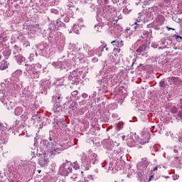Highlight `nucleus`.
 I'll return each mask as SVG.
<instances>
[{
	"instance_id": "1",
	"label": "nucleus",
	"mask_w": 182,
	"mask_h": 182,
	"mask_svg": "<svg viewBox=\"0 0 182 182\" xmlns=\"http://www.w3.org/2000/svg\"><path fill=\"white\" fill-rule=\"evenodd\" d=\"M65 150V147L63 146L54 142L49 150V153L50 156H55V154H59L61 151H63Z\"/></svg>"
},
{
	"instance_id": "2",
	"label": "nucleus",
	"mask_w": 182,
	"mask_h": 182,
	"mask_svg": "<svg viewBox=\"0 0 182 182\" xmlns=\"http://www.w3.org/2000/svg\"><path fill=\"white\" fill-rule=\"evenodd\" d=\"M112 45L114 46H116V48H122V46L124 45L123 43V41L120 40H114L111 42Z\"/></svg>"
},
{
	"instance_id": "3",
	"label": "nucleus",
	"mask_w": 182,
	"mask_h": 182,
	"mask_svg": "<svg viewBox=\"0 0 182 182\" xmlns=\"http://www.w3.org/2000/svg\"><path fill=\"white\" fill-rule=\"evenodd\" d=\"M112 62L114 63V65H119V63H120V57L115 54L112 56Z\"/></svg>"
},
{
	"instance_id": "4",
	"label": "nucleus",
	"mask_w": 182,
	"mask_h": 182,
	"mask_svg": "<svg viewBox=\"0 0 182 182\" xmlns=\"http://www.w3.org/2000/svg\"><path fill=\"white\" fill-rule=\"evenodd\" d=\"M5 69H8V62L3 60L0 63V70H5Z\"/></svg>"
},
{
	"instance_id": "5",
	"label": "nucleus",
	"mask_w": 182,
	"mask_h": 182,
	"mask_svg": "<svg viewBox=\"0 0 182 182\" xmlns=\"http://www.w3.org/2000/svg\"><path fill=\"white\" fill-rule=\"evenodd\" d=\"M49 163V159H42L39 161V164L41 167H46V166H48V164Z\"/></svg>"
},
{
	"instance_id": "6",
	"label": "nucleus",
	"mask_w": 182,
	"mask_h": 182,
	"mask_svg": "<svg viewBox=\"0 0 182 182\" xmlns=\"http://www.w3.org/2000/svg\"><path fill=\"white\" fill-rule=\"evenodd\" d=\"M146 50V46L142 45L138 49H136L137 53H141V52Z\"/></svg>"
},
{
	"instance_id": "7",
	"label": "nucleus",
	"mask_w": 182,
	"mask_h": 182,
	"mask_svg": "<svg viewBox=\"0 0 182 182\" xmlns=\"http://www.w3.org/2000/svg\"><path fill=\"white\" fill-rule=\"evenodd\" d=\"M157 21H158L159 22H160V23H164V21H165L164 16H162V15L158 16V17H157Z\"/></svg>"
},
{
	"instance_id": "8",
	"label": "nucleus",
	"mask_w": 182,
	"mask_h": 182,
	"mask_svg": "<svg viewBox=\"0 0 182 182\" xmlns=\"http://www.w3.org/2000/svg\"><path fill=\"white\" fill-rule=\"evenodd\" d=\"M177 112H178V109H177V107H173L171 109V112L173 114H176V113H177Z\"/></svg>"
},
{
	"instance_id": "9",
	"label": "nucleus",
	"mask_w": 182,
	"mask_h": 182,
	"mask_svg": "<svg viewBox=\"0 0 182 182\" xmlns=\"http://www.w3.org/2000/svg\"><path fill=\"white\" fill-rule=\"evenodd\" d=\"M124 123L123 122H119L117 124V127L119 129V130L123 129L122 126H123Z\"/></svg>"
},
{
	"instance_id": "10",
	"label": "nucleus",
	"mask_w": 182,
	"mask_h": 182,
	"mask_svg": "<svg viewBox=\"0 0 182 182\" xmlns=\"http://www.w3.org/2000/svg\"><path fill=\"white\" fill-rule=\"evenodd\" d=\"M71 178H72L73 180H75V181H76V180H77V178H79V176H77V174L74 173V174L71 176Z\"/></svg>"
},
{
	"instance_id": "11",
	"label": "nucleus",
	"mask_w": 182,
	"mask_h": 182,
	"mask_svg": "<svg viewBox=\"0 0 182 182\" xmlns=\"http://www.w3.org/2000/svg\"><path fill=\"white\" fill-rule=\"evenodd\" d=\"M159 86H161V87H166V82H164V80H161L159 82Z\"/></svg>"
},
{
	"instance_id": "12",
	"label": "nucleus",
	"mask_w": 182,
	"mask_h": 182,
	"mask_svg": "<svg viewBox=\"0 0 182 182\" xmlns=\"http://www.w3.org/2000/svg\"><path fill=\"white\" fill-rule=\"evenodd\" d=\"M92 160H94V161L97 160V155L96 154H92Z\"/></svg>"
},
{
	"instance_id": "13",
	"label": "nucleus",
	"mask_w": 182,
	"mask_h": 182,
	"mask_svg": "<svg viewBox=\"0 0 182 182\" xmlns=\"http://www.w3.org/2000/svg\"><path fill=\"white\" fill-rule=\"evenodd\" d=\"M171 80H172V82H173V83H176V82H177V77H172L171 78Z\"/></svg>"
},
{
	"instance_id": "14",
	"label": "nucleus",
	"mask_w": 182,
	"mask_h": 182,
	"mask_svg": "<svg viewBox=\"0 0 182 182\" xmlns=\"http://www.w3.org/2000/svg\"><path fill=\"white\" fill-rule=\"evenodd\" d=\"M173 38H175L176 39H178V38H179V39H182V37H181V36H178V35H176V34L173 36Z\"/></svg>"
},
{
	"instance_id": "15",
	"label": "nucleus",
	"mask_w": 182,
	"mask_h": 182,
	"mask_svg": "<svg viewBox=\"0 0 182 182\" xmlns=\"http://www.w3.org/2000/svg\"><path fill=\"white\" fill-rule=\"evenodd\" d=\"M178 116L180 117V119H182V111H179L178 112Z\"/></svg>"
},
{
	"instance_id": "16",
	"label": "nucleus",
	"mask_w": 182,
	"mask_h": 182,
	"mask_svg": "<svg viewBox=\"0 0 182 182\" xmlns=\"http://www.w3.org/2000/svg\"><path fill=\"white\" fill-rule=\"evenodd\" d=\"M82 97H83L84 99H86L87 97V94L86 93H82Z\"/></svg>"
},
{
	"instance_id": "17",
	"label": "nucleus",
	"mask_w": 182,
	"mask_h": 182,
	"mask_svg": "<svg viewBox=\"0 0 182 182\" xmlns=\"http://www.w3.org/2000/svg\"><path fill=\"white\" fill-rule=\"evenodd\" d=\"M77 93H78L77 90H75V91L73 92V94L74 95V96L77 95Z\"/></svg>"
},
{
	"instance_id": "18",
	"label": "nucleus",
	"mask_w": 182,
	"mask_h": 182,
	"mask_svg": "<svg viewBox=\"0 0 182 182\" xmlns=\"http://www.w3.org/2000/svg\"><path fill=\"white\" fill-rule=\"evenodd\" d=\"M168 31H176V29L173 28H170V27H166Z\"/></svg>"
},
{
	"instance_id": "19",
	"label": "nucleus",
	"mask_w": 182,
	"mask_h": 182,
	"mask_svg": "<svg viewBox=\"0 0 182 182\" xmlns=\"http://www.w3.org/2000/svg\"><path fill=\"white\" fill-rule=\"evenodd\" d=\"M134 144V141H133V139L131 138V146Z\"/></svg>"
},
{
	"instance_id": "20",
	"label": "nucleus",
	"mask_w": 182,
	"mask_h": 182,
	"mask_svg": "<svg viewBox=\"0 0 182 182\" xmlns=\"http://www.w3.org/2000/svg\"><path fill=\"white\" fill-rule=\"evenodd\" d=\"M18 110H22L21 107H17L16 108V112H18Z\"/></svg>"
},
{
	"instance_id": "21",
	"label": "nucleus",
	"mask_w": 182,
	"mask_h": 182,
	"mask_svg": "<svg viewBox=\"0 0 182 182\" xmlns=\"http://www.w3.org/2000/svg\"><path fill=\"white\" fill-rule=\"evenodd\" d=\"M158 168H159L158 167L154 168L153 171H157Z\"/></svg>"
},
{
	"instance_id": "22",
	"label": "nucleus",
	"mask_w": 182,
	"mask_h": 182,
	"mask_svg": "<svg viewBox=\"0 0 182 182\" xmlns=\"http://www.w3.org/2000/svg\"><path fill=\"white\" fill-rule=\"evenodd\" d=\"M2 36H4V33H1L0 34V39H2Z\"/></svg>"
},
{
	"instance_id": "23",
	"label": "nucleus",
	"mask_w": 182,
	"mask_h": 182,
	"mask_svg": "<svg viewBox=\"0 0 182 182\" xmlns=\"http://www.w3.org/2000/svg\"><path fill=\"white\" fill-rule=\"evenodd\" d=\"M156 127H154V126H152V127H151V132H153L154 130V128H155Z\"/></svg>"
},
{
	"instance_id": "24",
	"label": "nucleus",
	"mask_w": 182,
	"mask_h": 182,
	"mask_svg": "<svg viewBox=\"0 0 182 182\" xmlns=\"http://www.w3.org/2000/svg\"><path fill=\"white\" fill-rule=\"evenodd\" d=\"M26 70H27V72H29V71H31V70H32V68H26Z\"/></svg>"
},
{
	"instance_id": "25",
	"label": "nucleus",
	"mask_w": 182,
	"mask_h": 182,
	"mask_svg": "<svg viewBox=\"0 0 182 182\" xmlns=\"http://www.w3.org/2000/svg\"><path fill=\"white\" fill-rule=\"evenodd\" d=\"M18 46L16 45L14 46V49H18Z\"/></svg>"
},
{
	"instance_id": "26",
	"label": "nucleus",
	"mask_w": 182,
	"mask_h": 182,
	"mask_svg": "<svg viewBox=\"0 0 182 182\" xmlns=\"http://www.w3.org/2000/svg\"><path fill=\"white\" fill-rule=\"evenodd\" d=\"M37 171H38V173L39 174H41V173L42 171L38 170Z\"/></svg>"
},
{
	"instance_id": "27",
	"label": "nucleus",
	"mask_w": 182,
	"mask_h": 182,
	"mask_svg": "<svg viewBox=\"0 0 182 182\" xmlns=\"http://www.w3.org/2000/svg\"><path fill=\"white\" fill-rule=\"evenodd\" d=\"M21 60H22V61L25 60V58L21 57Z\"/></svg>"
},
{
	"instance_id": "28",
	"label": "nucleus",
	"mask_w": 182,
	"mask_h": 182,
	"mask_svg": "<svg viewBox=\"0 0 182 182\" xmlns=\"http://www.w3.org/2000/svg\"><path fill=\"white\" fill-rule=\"evenodd\" d=\"M77 26H76V25H75L74 26H73V28H77Z\"/></svg>"
},
{
	"instance_id": "29",
	"label": "nucleus",
	"mask_w": 182,
	"mask_h": 182,
	"mask_svg": "<svg viewBox=\"0 0 182 182\" xmlns=\"http://www.w3.org/2000/svg\"><path fill=\"white\" fill-rule=\"evenodd\" d=\"M134 25H139V24H137V22H135V23H134Z\"/></svg>"
},
{
	"instance_id": "30",
	"label": "nucleus",
	"mask_w": 182,
	"mask_h": 182,
	"mask_svg": "<svg viewBox=\"0 0 182 182\" xmlns=\"http://www.w3.org/2000/svg\"><path fill=\"white\" fill-rule=\"evenodd\" d=\"M25 66H29V65L28 64H25Z\"/></svg>"
},
{
	"instance_id": "31",
	"label": "nucleus",
	"mask_w": 182,
	"mask_h": 182,
	"mask_svg": "<svg viewBox=\"0 0 182 182\" xmlns=\"http://www.w3.org/2000/svg\"><path fill=\"white\" fill-rule=\"evenodd\" d=\"M49 139H50V141H52V138L50 137Z\"/></svg>"
},
{
	"instance_id": "32",
	"label": "nucleus",
	"mask_w": 182,
	"mask_h": 182,
	"mask_svg": "<svg viewBox=\"0 0 182 182\" xmlns=\"http://www.w3.org/2000/svg\"><path fill=\"white\" fill-rule=\"evenodd\" d=\"M81 174H83V171H81Z\"/></svg>"
}]
</instances>
